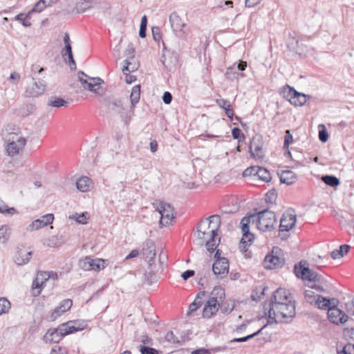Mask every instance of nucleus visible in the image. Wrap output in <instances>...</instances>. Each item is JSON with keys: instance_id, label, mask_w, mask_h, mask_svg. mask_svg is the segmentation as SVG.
<instances>
[{"instance_id": "obj_1", "label": "nucleus", "mask_w": 354, "mask_h": 354, "mask_svg": "<svg viewBox=\"0 0 354 354\" xmlns=\"http://www.w3.org/2000/svg\"><path fill=\"white\" fill-rule=\"evenodd\" d=\"M263 308L268 317V324L288 323L296 314L294 301L287 303L265 304Z\"/></svg>"}, {"instance_id": "obj_2", "label": "nucleus", "mask_w": 354, "mask_h": 354, "mask_svg": "<svg viewBox=\"0 0 354 354\" xmlns=\"http://www.w3.org/2000/svg\"><path fill=\"white\" fill-rule=\"evenodd\" d=\"M210 218L215 219V225L212 227V230L207 232L196 230L194 233V236L198 245H203L205 244L207 250L212 253L215 251L221 241L220 237L218 236V230L221 225V218L217 214L212 215Z\"/></svg>"}, {"instance_id": "obj_3", "label": "nucleus", "mask_w": 354, "mask_h": 354, "mask_svg": "<svg viewBox=\"0 0 354 354\" xmlns=\"http://www.w3.org/2000/svg\"><path fill=\"white\" fill-rule=\"evenodd\" d=\"M248 221V226L252 224L261 232L272 231L277 222V217L274 212L265 209L257 214L244 216Z\"/></svg>"}, {"instance_id": "obj_4", "label": "nucleus", "mask_w": 354, "mask_h": 354, "mask_svg": "<svg viewBox=\"0 0 354 354\" xmlns=\"http://www.w3.org/2000/svg\"><path fill=\"white\" fill-rule=\"evenodd\" d=\"M104 104L109 111L119 114L127 125L134 114L133 112L130 111V107L128 108L126 99L109 97L104 100Z\"/></svg>"}, {"instance_id": "obj_5", "label": "nucleus", "mask_w": 354, "mask_h": 354, "mask_svg": "<svg viewBox=\"0 0 354 354\" xmlns=\"http://www.w3.org/2000/svg\"><path fill=\"white\" fill-rule=\"evenodd\" d=\"M72 322L60 324L57 328H50L44 336L48 343H58L64 336L79 331L80 328L72 325Z\"/></svg>"}, {"instance_id": "obj_6", "label": "nucleus", "mask_w": 354, "mask_h": 354, "mask_svg": "<svg viewBox=\"0 0 354 354\" xmlns=\"http://www.w3.org/2000/svg\"><path fill=\"white\" fill-rule=\"evenodd\" d=\"M294 272L297 278L308 281H322V276L310 270L305 261H301L294 266Z\"/></svg>"}, {"instance_id": "obj_7", "label": "nucleus", "mask_w": 354, "mask_h": 354, "mask_svg": "<svg viewBox=\"0 0 354 354\" xmlns=\"http://www.w3.org/2000/svg\"><path fill=\"white\" fill-rule=\"evenodd\" d=\"M282 93L284 98L296 106L304 105L307 100L310 97V95L298 92L293 87L288 84L283 87Z\"/></svg>"}, {"instance_id": "obj_8", "label": "nucleus", "mask_w": 354, "mask_h": 354, "mask_svg": "<svg viewBox=\"0 0 354 354\" xmlns=\"http://www.w3.org/2000/svg\"><path fill=\"white\" fill-rule=\"evenodd\" d=\"M78 79L84 89L102 95L101 84L104 81L100 77H91L83 71L78 72Z\"/></svg>"}, {"instance_id": "obj_9", "label": "nucleus", "mask_w": 354, "mask_h": 354, "mask_svg": "<svg viewBox=\"0 0 354 354\" xmlns=\"http://www.w3.org/2000/svg\"><path fill=\"white\" fill-rule=\"evenodd\" d=\"M153 205L161 215L160 225L162 226L169 225L171 221L174 218V208L170 205V204L166 203L163 201L156 202Z\"/></svg>"}, {"instance_id": "obj_10", "label": "nucleus", "mask_w": 354, "mask_h": 354, "mask_svg": "<svg viewBox=\"0 0 354 354\" xmlns=\"http://www.w3.org/2000/svg\"><path fill=\"white\" fill-rule=\"evenodd\" d=\"M32 83L26 88L24 95L26 97H37L41 95L46 88V84L42 80H36L32 77Z\"/></svg>"}, {"instance_id": "obj_11", "label": "nucleus", "mask_w": 354, "mask_h": 354, "mask_svg": "<svg viewBox=\"0 0 354 354\" xmlns=\"http://www.w3.org/2000/svg\"><path fill=\"white\" fill-rule=\"evenodd\" d=\"M3 139L5 142H17L19 146H25L26 143V139L19 135V130L15 127L8 125L3 131Z\"/></svg>"}, {"instance_id": "obj_12", "label": "nucleus", "mask_w": 354, "mask_h": 354, "mask_svg": "<svg viewBox=\"0 0 354 354\" xmlns=\"http://www.w3.org/2000/svg\"><path fill=\"white\" fill-rule=\"evenodd\" d=\"M243 237L239 243V249L241 252H245L248 250L249 246L254 241V235L250 232V226L246 218H242L241 221Z\"/></svg>"}, {"instance_id": "obj_13", "label": "nucleus", "mask_w": 354, "mask_h": 354, "mask_svg": "<svg viewBox=\"0 0 354 354\" xmlns=\"http://www.w3.org/2000/svg\"><path fill=\"white\" fill-rule=\"evenodd\" d=\"M169 22L173 31L176 35L183 37L187 35V25L176 12H172L170 15Z\"/></svg>"}, {"instance_id": "obj_14", "label": "nucleus", "mask_w": 354, "mask_h": 354, "mask_svg": "<svg viewBox=\"0 0 354 354\" xmlns=\"http://www.w3.org/2000/svg\"><path fill=\"white\" fill-rule=\"evenodd\" d=\"M263 140L261 136H256L250 141L249 149L251 156L257 160H261L264 157L263 151Z\"/></svg>"}, {"instance_id": "obj_15", "label": "nucleus", "mask_w": 354, "mask_h": 354, "mask_svg": "<svg viewBox=\"0 0 354 354\" xmlns=\"http://www.w3.org/2000/svg\"><path fill=\"white\" fill-rule=\"evenodd\" d=\"M296 220V215L295 214L286 212L283 214L279 225V236H281L283 239H285L282 234L283 232H286L291 230L295 225Z\"/></svg>"}, {"instance_id": "obj_16", "label": "nucleus", "mask_w": 354, "mask_h": 354, "mask_svg": "<svg viewBox=\"0 0 354 354\" xmlns=\"http://www.w3.org/2000/svg\"><path fill=\"white\" fill-rule=\"evenodd\" d=\"M327 314L328 319L333 324H344L348 321V315L344 311L339 309L337 306L330 308Z\"/></svg>"}, {"instance_id": "obj_17", "label": "nucleus", "mask_w": 354, "mask_h": 354, "mask_svg": "<svg viewBox=\"0 0 354 354\" xmlns=\"http://www.w3.org/2000/svg\"><path fill=\"white\" fill-rule=\"evenodd\" d=\"M212 271L217 278H224L229 272V261L226 258L215 260L212 265Z\"/></svg>"}, {"instance_id": "obj_18", "label": "nucleus", "mask_w": 354, "mask_h": 354, "mask_svg": "<svg viewBox=\"0 0 354 354\" xmlns=\"http://www.w3.org/2000/svg\"><path fill=\"white\" fill-rule=\"evenodd\" d=\"M142 254L145 259L148 262L149 266L151 267L155 263L156 246L153 241L147 239L144 243Z\"/></svg>"}, {"instance_id": "obj_19", "label": "nucleus", "mask_w": 354, "mask_h": 354, "mask_svg": "<svg viewBox=\"0 0 354 354\" xmlns=\"http://www.w3.org/2000/svg\"><path fill=\"white\" fill-rule=\"evenodd\" d=\"M292 301L290 292L284 288H278L275 290L270 299L266 304L287 303Z\"/></svg>"}, {"instance_id": "obj_20", "label": "nucleus", "mask_w": 354, "mask_h": 354, "mask_svg": "<svg viewBox=\"0 0 354 354\" xmlns=\"http://www.w3.org/2000/svg\"><path fill=\"white\" fill-rule=\"evenodd\" d=\"M339 301L335 298L327 299L321 295L318 296L314 304L315 307L322 310H327L330 308L337 306Z\"/></svg>"}, {"instance_id": "obj_21", "label": "nucleus", "mask_w": 354, "mask_h": 354, "mask_svg": "<svg viewBox=\"0 0 354 354\" xmlns=\"http://www.w3.org/2000/svg\"><path fill=\"white\" fill-rule=\"evenodd\" d=\"M284 264L283 259L273 254H268L264 259V267L266 269L272 270L281 268Z\"/></svg>"}, {"instance_id": "obj_22", "label": "nucleus", "mask_w": 354, "mask_h": 354, "mask_svg": "<svg viewBox=\"0 0 354 354\" xmlns=\"http://www.w3.org/2000/svg\"><path fill=\"white\" fill-rule=\"evenodd\" d=\"M54 220V215L53 214H48L34 221L30 225V230H39L43 227L47 226L53 223Z\"/></svg>"}, {"instance_id": "obj_23", "label": "nucleus", "mask_w": 354, "mask_h": 354, "mask_svg": "<svg viewBox=\"0 0 354 354\" xmlns=\"http://www.w3.org/2000/svg\"><path fill=\"white\" fill-rule=\"evenodd\" d=\"M221 306L219 303L214 301L207 300L203 310V317L204 318H210L216 313L218 308Z\"/></svg>"}, {"instance_id": "obj_24", "label": "nucleus", "mask_w": 354, "mask_h": 354, "mask_svg": "<svg viewBox=\"0 0 354 354\" xmlns=\"http://www.w3.org/2000/svg\"><path fill=\"white\" fill-rule=\"evenodd\" d=\"M225 297V290L221 286L215 287L210 293L209 300L222 304Z\"/></svg>"}, {"instance_id": "obj_25", "label": "nucleus", "mask_w": 354, "mask_h": 354, "mask_svg": "<svg viewBox=\"0 0 354 354\" xmlns=\"http://www.w3.org/2000/svg\"><path fill=\"white\" fill-rule=\"evenodd\" d=\"M76 187L82 192H89L92 186V180L87 176H82L75 183Z\"/></svg>"}, {"instance_id": "obj_26", "label": "nucleus", "mask_w": 354, "mask_h": 354, "mask_svg": "<svg viewBox=\"0 0 354 354\" xmlns=\"http://www.w3.org/2000/svg\"><path fill=\"white\" fill-rule=\"evenodd\" d=\"M140 98V86L135 85L133 86L130 95L131 106L130 111L134 113L136 105L139 102Z\"/></svg>"}, {"instance_id": "obj_27", "label": "nucleus", "mask_w": 354, "mask_h": 354, "mask_svg": "<svg viewBox=\"0 0 354 354\" xmlns=\"http://www.w3.org/2000/svg\"><path fill=\"white\" fill-rule=\"evenodd\" d=\"M205 295L206 292L205 291L200 292L197 294L194 301L189 306L187 315H190L193 312L196 311L203 305L204 302L203 297H205Z\"/></svg>"}, {"instance_id": "obj_28", "label": "nucleus", "mask_w": 354, "mask_h": 354, "mask_svg": "<svg viewBox=\"0 0 354 354\" xmlns=\"http://www.w3.org/2000/svg\"><path fill=\"white\" fill-rule=\"evenodd\" d=\"M296 180L297 176L290 170L283 171L280 174V181L282 183L292 185L296 181Z\"/></svg>"}, {"instance_id": "obj_29", "label": "nucleus", "mask_w": 354, "mask_h": 354, "mask_svg": "<svg viewBox=\"0 0 354 354\" xmlns=\"http://www.w3.org/2000/svg\"><path fill=\"white\" fill-rule=\"evenodd\" d=\"M215 225V219L210 218H205L202 220L198 225L197 230H200L202 232H207L208 231H212V227Z\"/></svg>"}, {"instance_id": "obj_30", "label": "nucleus", "mask_w": 354, "mask_h": 354, "mask_svg": "<svg viewBox=\"0 0 354 354\" xmlns=\"http://www.w3.org/2000/svg\"><path fill=\"white\" fill-rule=\"evenodd\" d=\"M162 63L164 66L169 71L172 70L177 64V59L171 55H164L162 59Z\"/></svg>"}, {"instance_id": "obj_31", "label": "nucleus", "mask_w": 354, "mask_h": 354, "mask_svg": "<svg viewBox=\"0 0 354 354\" xmlns=\"http://www.w3.org/2000/svg\"><path fill=\"white\" fill-rule=\"evenodd\" d=\"M62 55L63 57L68 56L69 65L71 68H75L76 64L73 59L72 47L71 44L65 45V47L62 50Z\"/></svg>"}, {"instance_id": "obj_32", "label": "nucleus", "mask_w": 354, "mask_h": 354, "mask_svg": "<svg viewBox=\"0 0 354 354\" xmlns=\"http://www.w3.org/2000/svg\"><path fill=\"white\" fill-rule=\"evenodd\" d=\"M6 144V149L8 154L10 156H14L19 153L24 146H21L15 142H5Z\"/></svg>"}, {"instance_id": "obj_33", "label": "nucleus", "mask_w": 354, "mask_h": 354, "mask_svg": "<svg viewBox=\"0 0 354 354\" xmlns=\"http://www.w3.org/2000/svg\"><path fill=\"white\" fill-rule=\"evenodd\" d=\"M24 252H23L21 250L18 252V254L16 255L15 261V263L19 266H22L26 263H27L32 256V252H28L25 256L26 257H24Z\"/></svg>"}, {"instance_id": "obj_34", "label": "nucleus", "mask_w": 354, "mask_h": 354, "mask_svg": "<svg viewBox=\"0 0 354 354\" xmlns=\"http://www.w3.org/2000/svg\"><path fill=\"white\" fill-rule=\"evenodd\" d=\"M68 104V102L61 97H51L48 102V106L55 108L66 106Z\"/></svg>"}, {"instance_id": "obj_35", "label": "nucleus", "mask_w": 354, "mask_h": 354, "mask_svg": "<svg viewBox=\"0 0 354 354\" xmlns=\"http://www.w3.org/2000/svg\"><path fill=\"white\" fill-rule=\"evenodd\" d=\"M257 178L264 182H269L271 180L270 171L262 167H259V170L257 172Z\"/></svg>"}, {"instance_id": "obj_36", "label": "nucleus", "mask_w": 354, "mask_h": 354, "mask_svg": "<svg viewBox=\"0 0 354 354\" xmlns=\"http://www.w3.org/2000/svg\"><path fill=\"white\" fill-rule=\"evenodd\" d=\"M322 181L327 185L333 187H337L340 183L339 180L337 177L330 175L323 176Z\"/></svg>"}, {"instance_id": "obj_37", "label": "nucleus", "mask_w": 354, "mask_h": 354, "mask_svg": "<svg viewBox=\"0 0 354 354\" xmlns=\"http://www.w3.org/2000/svg\"><path fill=\"white\" fill-rule=\"evenodd\" d=\"M93 259L89 257H86L79 261V266L84 270H91Z\"/></svg>"}, {"instance_id": "obj_38", "label": "nucleus", "mask_w": 354, "mask_h": 354, "mask_svg": "<svg viewBox=\"0 0 354 354\" xmlns=\"http://www.w3.org/2000/svg\"><path fill=\"white\" fill-rule=\"evenodd\" d=\"M30 12H29L27 14L20 13L15 16V20L21 22L24 26L29 27L31 26V23L30 22Z\"/></svg>"}, {"instance_id": "obj_39", "label": "nucleus", "mask_w": 354, "mask_h": 354, "mask_svg": "<svg viewBox=\"0 0 354 354\" xmlns=\"http://www.w3.org/2000/svg\"><path fill=\"white\" fill-rule=\"evenodd\" d=\"M0 213L3 214L13 215L17 213L14 207H9L4 202L0 199Z\"/></svg>"}, {"instance_id": "obj_40", "label": "nucleus", "mask_w": 354, "mask_h": 354, "mask_svg": "<svg viewBox=\"0 0 354 354\" xmlns=\"http://www.w3.org/2000/svg\"><path fill=\"white\" fill-rule=\"evenodd\" d=\"M124 63L122 73L126 75L129 73L133 72L137 68L136 65L132 64V61H129V59H125Z\"/></svg>"}, {"instance_id": "obj_41", "label": "nucleus", "mask_w": 354, "mask_h": 354, "mask_svg": "<svg viewBox=\"0 0 354 354\" xmlns=\"http://www.w3.org/2000/svg\"><path fill=\"white\" fill-rule=\"evenodd\" d=\"M266 327V325H264L263 327H261L259 330H257V332L252 333V334H250L249 335H247V336H245V337H239V338H234L232 340V342H246L250 339H252L253 337L257 336L258 335H259L261 331Z\"/></svg>"}, {"instance_id": "obj_42", "label": "nucleus", "mask_w": 354, "mask_h": 354, "mask_svg": "<svg viewBox=\"0 0 354 354\" xmlns=\"http://www.w3.org/2000/svg\"><path fill=\"white\" fill-rule=\"evenodd\" d=\"M43 288H44V286L41 285V283L39 281H37V278L35 277V279L32 281V295L34 297L39 296L41 294V292Z\"/></svg>"}, {"instance_id": "obj_43", "label": "nucleus", "mask_w": 354, "mask_h": 354, "mask_svg": "<svg viewBox=\"0 0 354 354\" xmlns=\"http://www.w3.org/2000/svg\"><path fill=\"white\" fill-rule=\"evenodd\" d=\"M10 301L5 297L0 298V316L3 314L8 313L10 308Z\"/></svg>"}, {"instance_id": "obj_44", "label": "nucleus", "mask_w": 354, "mask_h": 354, "mask_svg": "<svg viewBox=\"0 0 354 354\" xmlns=\"http://www.w3.org/2000/svg\"><path fill=\"white\" fill-rule=\"evenodd\" d=\"M10 237L9 227L7 225H2L0 227V243H6Z\"/></svg>"}, {"instance_id": "obj_45", "label": "nucleus", "mask_w": 354, "mask_h": 354, "mask_svg": "<svg viewBox=\"0 0 354 354\" xmlns=\"http://www.w3.org/2000/svg\"><path fill=\"white\" fill-rule=\"evenodd\" d=\"M318 296L319 295H315V292L311 290H306L304 292V297L306 301L312 305L315 304Z\"/></svg>"}, {"instance_id": "obj_46", "label": "nucleus", "mask_w": 354, "mask_h": 354, "mask_svg": "<svg viewBox=\"0 0 354 354\" xmlns=\"http://www.w3.org/2000/svg\"><path fill=\"white\" fill-rule=\"evenodd\" d=\"M69 218L76 221L78 223L85 224L87 223L88 217L86 216V213H82L80 214L75 213L69 216Z\"/></svg>"}, {"instance_id": "obj_47", "label": "nucleus", "mask_w": 354, "mask_h": 354, "mask_svg": "<svg viewBox=\"0 0 354 354\" xmlns=\"http://www.w3.org/2000/svg\"><path fill=\"white\" fill-rule=\"evenodd\" d=\"M47 6H49V5L46 3L45 0H39L32 8V10L30 11V13L32 12H41L42 10H44Z\"/></svg>"}, {"instance_id": "obj_48", "label": "nucleus", "mask_w": 354, "mask_h": 354, "mask_svg": "<svg viewBox=\"0 0 354 354\" xmlns=\"http://www.w3.org/2000/svg\"><path fill=\"white\" fill-rule=\"evenodd\" d=\"M337 354H354V344L348 343L342 349L337 348Z\"/></svg>"}, {"instance_id": "obj_49", "label": "nucleus", "mask_w": 354, "mask_h": 354, "mask_svg": "<svg viewBox=\"0 0 354 354\" xmlns=\"http://www.w3.org/2000/svg\"><path fill=\"white\" fill-rule=\"evenodd\" d=\"M149 268L150 269V270L149 272H147V273H145V278H146V280L147 281L148 283L149 284H152L153 282H155L156 280H157V277H156V271L153 267V266L151 267H149Z\"/></svg>"}, {"instance_id": "obj_50", "label": "nucleus", "mask_w": 354, "mask_h": 354, "mask_svg": "<svg viewBox=\"0 0 354 354\" xmlns=\"http://www.w3.org/2000/svg\"><path fill=\"white\" fill-rule=\"evenodd\" d=\"M259 170V166H252L247 168L243 173V176H253L254 178H257V174L258 171Z\"/></svg>"}, {"instance_id": "obj_51", "label": "nucleus", "mask_w": 354, "mask_h": 354, "mask_svg": "<svg viewBox=\"0 0 354 354\" xmlns=\"http://www.w3.org/2000/svg\"><path fill=\"white\" fill-rule=\"evenodd\" d=\"M73 305V301L70 299L63 300L57 306L63 313L71 309Z\"/></svg>"}, {"instance_id": "obj_52", "label": "nucleus", "mask_w": 354, "mask_h": 354, "mask_svg": "<svg viewBox=\"0 0 354 354\" xmlns=\"http://www.w3.org/2000/svg\"><path fill=\"white\" fill-rule=\"evenodd\" d=\"M106 266V261L103 259H93V263L92 265V270L95 271H99Z\"/></svg>"}, {"instance_id": "obj_53", "label": "nucleus", "mask_w": 354, "mask_h": 354, "mask_svg": "<svg viewBox=\"0 0 354 354\" xmlns=\"http://www.w3.org/2000/svg\"><path fill=\"white\" fill-rule=\"evenodd\" d=\"M36 277L41 285L44 287L45 283L50 279V275L46 271H41L37 274Z\"/></svg>"}, {"instance_id": "obj_54", "label": "nucleus", "mask_w": 354, "mask_h": 354, "mask_svg": "<svg viewBox=\"0 0 354 354\" xmlns=\"http://www.w3.org/2000/svg\"><path fill=\"white\" fill-rule=\"evenodd\" d=\"M292 142H293L292 135L291 134L290 130H286L285 132V136H284L283 148L285 149H289L290 145Z\"/></svg>"}, {"instance_id": "obj_55", "label": "nucleus", "mask_w": 354, "mask_h": 354, "mask_svg": "<svg viewBox=\"0 0 354 354\" xmlns=\"http://www.w3.org/2000/svg\"><path fill=\"white\" fill-rule=\"evenodd\" d=\"M63 313L58 307H56L50 313V316L47 317V319L49 322H54L55 321L58 317H59Z\"/></svg>"}, {"instance_id": "obj_56", "label": "nucleus", "mask_w": 354, "mask_h": 354, "mask_svg": "<svg viewBox=\"0 0 354 354\" xmlns=\"http://www.w3.org/2000/svg\"><path fill=\"white\" fill-rule=\"evenodd\" d=\"M124 56L126 59H129V61L134 59L135 57V49L132 44H129L124 51Z\"/></svg>"}, {"instance_id": "obj_57", "label": "nucleus", "mask_w": 354, "mask_h": 354, "mask_svg": "<svg viewBox=\"0 0 354 354\" xmlns=\"http://www.w3.org/2000/svg\"><path fill=\"white\" fill-rule=\"evenodd\" d=\"M165 339L166 342L171 344H176L179 343L178 339L174 335L172 331H169L166 334Z\"/></svg>"}, {"instance_id": "obj_58", "label": "nucleus", "mask_w": 354, "mask_h": 354, "mask_svg": "<svg viewBox=\"0 0 354 354\" xmlns=\"http://www.w3.org/2000/svg\"><path fill=\"white\" fill-rule=\"evenodd\" d=\"M140 351L141 354H158V351L156 349L144 345L140 346Z\"/></svg>"}, {"instance_id": "obj_59", "label": "nucleus", "mask_w": 354, "mask_h": 354, "mask_svg": "<svg viewBox=\"0 0 354 354\" xmlns=\"http://www.w3.org/2000/svg\"><path fill=\"white\" fill-rule=\"evenodd\" d=\"M277 198V194L275 190H270L266 195V201L269 203H273Z\"/></svg>"}, {"instance_id": "obj_60", "label": "nucleus", "mask_w": 354, "mask_h": 354, "mask_svg": "<svg viewBox=\"0 0 354 354\" xmlns=\"http://www.w3.org/2000/svg\"><path fill=\"white\" fill-rule=\"evenodd\" d=\"M232 135L234 139L240 141L241 138H244V135L241 133V131L238 127H234L232 130Z\"/></svg>"}, {"instance_id": "obj_61", "label": "nucleus", "mask_w": 354, "mask_h": 354, "mask_svg": "<svg viewBox=\"0 0 354 354\" xmlns=\"http://www.w3.org/2000/svg\"><path fill=\"white\" fill-rule=\"evenodd\" d=\"M216 104L224 110L231 107L230 102L223 98L216 100Z\"/></svg>"}, {"instance_id": "obj_62", "label": "nucleus", "mask_w": 354, "mask_h": 354, "mask_svg": "<svg viewBox=\"0 0 354 354\" xmlns=\"http://www.w3.org/2000/svg\"><path fill=\"white\" fill-rule=\"evenodd\" d=\"M21 78V75L19 73L13 72L11 73L9 80L12 82V84H17Z\"/></svg>"}, {"instance_id": "obj_63", "label": "nucleus", "mask_w": 354, "mask_h": 354, "mask_svg": "<svg viewBox=\"0 0 354 354\" xmlns=\"http://www.w3.org/2000/svg\"><path fill=\"white\" fill-rule=\"evenodd\" d=\"M152 35L153 39L156 41H160V39H161V34L158 27L152 28Z\"/></svg>"}, {"instance_id": "obj_64", "label": "nucleus", "mask_w": 354, "mask_h": 354, "mask_svg": "<svg viewBox=\"0 0 354 354\" xmlns=\"http://www.w3.org/2000/svg\"><path fill=\"white\" fill-rule=\"evenodd\" d=\"M328 134L326 129L319 131V139L322 142H326L328 140Z\"/></svg>"}]
</instances>
